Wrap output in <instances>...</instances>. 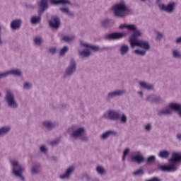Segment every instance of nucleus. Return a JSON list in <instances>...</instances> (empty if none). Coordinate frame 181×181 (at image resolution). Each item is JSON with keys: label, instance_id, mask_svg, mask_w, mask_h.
<instances>
[{"label": "nucleus", "instance_id": "nucleus-1", "mask_svg": "<svg viewBox=\"0 0 181 181\" xmlns=\"http://www.w3.org/2000/svg\"><path fill=\"white\" fill-rule=\"evenodd\" d=\"M168 162L170 165H158V169L162 172H176V170H177L176 163L181 162L180 153L173 152L171 158L168 159Z\"/></svg>", "mask_w": 181, "mask_h": 181}, {"label": "nucleus", "instance_id": "nucleus-2", "mask_svg": "<svg viewBox=\"0 0 181 181\" xmlns=\"http://www.w3.org/2000/svg\"><path fill=\"white\" fill-rule=\"evenodd\" d=\"M141 36H142V31L141 30L134 32L129 37L130 46H132V47H135V46H137L144 49V50L145 51L149 50L151 47L149 42L147 41L138 40V37H141Z\"/></svg>", "mask_w": 181, "mask_h": 181}, {"label": "nucleus", "instance_id": "nucleus-3", "mask_svg": "<svg viewBox=\"0 0 181 181\" xmlns=\"http://www.w3.org/2000/svg\"><path fill=\"white\" fill-rule=\"evenodd\" d=\"M111 11L113 12L115 16H117V18H124L127 15H129V12H131L124 0L113 4L111 7Z\"/></svg>", "mask_w": 181, "mask_h": 181}, {"label": "nucleus", "instance_id": "nucleus-4", "mask_svg": "<svg viewBox=\"0 0 181 181\" xmlns=\"http://www.w3.org/2000/svg\"><path fill=\"white\" fill-rule=\"evenodd\" d=\"M172 111L177 112V115L181 118V104L172 103L168 105V107L161 109L158 112L159 117L162 115H172Z\"/></svg>", "mask_w": 181, "mask_h": 181}, {"label": "nucleus", "instance_id": "nucleus-5", "mask_svg": "<svg viewBox=\"0 0 181 181\" xmlns=\"http://www.w3.org/2000/svg\"><path fill=\"white\" fill-rule=\"evenodd\" d=\"M71 129V138H73L74 139H80L81 141H85L86 142L88 141L87 136L84 135L86 133V129L84 127H77L76 126H72Z\"/></svg>", "mask_w": 181, "mask_h": 181}, {"label": "nucleus", "instance_id": "nucleus-6", "mask_svg": "<svg viewBox=\"0 0 181 181\" xmlns=\"http://www.w3.org/2000/svg\"><path fill=\"white\" fill-rule=\"evenodd\" d=\"M105 117L107 118V119H111L112 121H118V119H120L121 122L122 124H127V121H128V117H127V115L125 114H122L119 110H110L107 111V115Z\"/></svg>", "mask_w": 181, "mask_h": 181}, {"label": "nucleus", "instance_id": "nucleus-7", "mask_svg": "<svg viewBox=\"0 0 181 181\" xmlns=\"http://www.w3.org/2000/svg\"><path fill=\"white\" fill-rule=\"evenodd\" d=\"M40 9L38 11L39 16H33L31 17L30 22L32 25H37V23H40V21H42V14L49 8V4H47V0H41L39 4Z\"/></svg>", "mask_w": 181, "mask_h": 181}, {"label": "nucleus", "instance_id": "nucleus-8", "mask_svg": "<svg viewBox=\"0 0 181 181\" xmlns=\"http://www.w3.org/2000/svg\"><path fill=\"white\" fill-rule=\"evenodd\" d=\"M4 100L8 108H11V110H16L19 107V105L15 98V94L11 91L6 92Z\"/></svg>", "mask_w": 181, "mask_h": 181}, {"label": "nucleus", "instance_id": "nucleus-9", "mask_svg": "<svg viewBox=\"0 0 181 181\" xmlns=\"http://www.w3.org/2000/svg\"><path fill=\"white\" fill-rule=\"evenodd\" d=\"M11 165L13 166V173L16 177H20L21 180H25V177L22 175V173L25 172V167L21 165L18 161H12Z\"/></svg>", "mask_w": 181, "mask_h": 181}, {"label": "nucleus", "instance_id": "nucleus-10", "mask_svg": "<svg viewBox=\"0 0 181 181\" xmlns=\"http://www.w3.org/2000/svg\"><path fill=\"white\" fill-rule=\"evenodd\" d=\"M176 5L177 4L176 2H170L167 5H160V11H163V12H165L166 13H169L170 15H172L173 12H175L176 9Z\"/></svg>", "mask_w": 181, "mask_h": 181}, {"label": "nucleus", "instance_id": "nucleus-11", "mask_svg": "<svg viewBox=\"0 0 181 181\" xmlns=\"http://www.w3.org/2000/svg\"><path fill=\"white\" fill-rule=\"evenodd\" d=\"M76 70H77V63L74 59H71L65 70V76H73L76 73Z\"/></svg>", "mask_w": 181, "mask_h": 181}, {"label": "nucleus", "instance_id": "nucleus-12", "mask_svg": "<svg viewBox=\"0 0 181 181\" xmlns=\"http://www.w3.org/2000/svg\"><path fill=\"white\" fill-rule=\"evenodd\" d=\"M8 76H16L17 77H22V71L18 69H13L4 73H0V78L8 77Z\"/></svg>", "mask_w": 181, "mask_h": 181}, {"label": "nucleus", "instance_id": "nucleus-13", "mask_svg": "<svg viewBox=\"0 0 181 181\" xmlns=\"http://www.w3.org/2000/svg\"><path fill=\"white\" fill-rule=\"evenodd\" d=\"M74 170H76V167H74V166L69 167L65 170L64 173L59 176V179H62V180H69V179H70V177H71V175H73V173H74Z\"/></svg>", "mask_w": 181, "mask_h": 181}, {"label": "nucleus", "instance_id": "nucleus-14", "mask_svg": "<svg viewBox=\"0 0 181 181\" xmlns=\"http://www.w3.org/2000/svg\"><path fill=\"white\" fill-rule=\"evenodd\" d=\"M127 36V33H112L105 35V39L107 40H118V39H122Z\"/></svg>", "mask_w": 181, "mask_h": 181}, {"label": "nucleus", "instance_id": "nucleus-15", "mask_svg": "<svg viewBox=\"0 0 181 181\" xmlns=\"http://www.w3.org/2000/svg\"><path fill=\"white\" fill-rule=\"evenodd\" d=\"M139 87L144 90H154L155 86L146 81H139L138 82Z\"/></svg>", "mask_w": 181, "mask_h": 181}, {"label": "nucleus", "instance_id": "nucleus-16", "mask_svg": "<svg viewBox=\"0 0 181 181\" xmlns=\"http://www.w3.org/2000/svg\"><path fill=\"white\" fill-rule=\"evenodd\" d=\"M131 159L132 162H136L138 165H141V163H144V162H145V157L142 156L141 152H137V154L131 157Z\"/></svg>", "mask_w": 181, "mask_h": 181}, {"label": "nucleus", "instance_id": "nucleus-17", "mask_svg": "<svg viewBox=\"0 0 181 181\" xmlns=\"http://www.w3.org/2000/svg\"><path fill=\"white\" fill-rule=\"evenodd\" d=\"M49 25L51 28H54V29L59 28L60 26V19L58 18L57 16H52L51 20L49 21Z\"/></svg>", "mask_w": 181, "mask_h": 181}, {"label": "nucleus", "instance_id": "nucleus-18", "mask_svg": "<svg viewBox=\"0 0 181 181\" xmlns=\"http://www.w3.org/2000/svg\"><path fill=\"white\" fill-rule=\"evenodd\" d=\"M42 125L47 128V129H54V128H56L59 127V123L57 122H52V121H44L42 122Z\"/></svg>", "mask_w": 181, "mask_h": 181}, {"label": "nucleus", "instance_id": "nucleus-19", "mask_svg": "<svg viewBox=\"0 0 181 181\" xmlns=\"http://www.w3.org/2000/svg\"><path fill=\"white\" fill-rule=\"evenodd\" d=\"M119 29H127V30H129L130 32H136V30H139L138 28H136V25L134 24H121L119 25Z\"/></svg>", "mask_w": 181, "mask_h": 181}, {"label": "nucleus", "instance_id": "nucleus-20", "mask_svg": "<svg viewBox=\"0 0 181 181\" xmlns=\"http://www.w3.org/2000/svg\"><path fill=\"white\" fill-rule=\"evenodd\" d=\"M81 46L83 47H86L87 49H89L90 50H93V52H98L100 50V47L97 45H90V44L85 42L83 41L80 42Z\"/></svg>", "mask_w": 181, "mask_h": 181}, {"label": "nucleus", "instance_id": "nucleus-21", "mask_svg": "<svg viewBox=\"0 0 181 181\" xmlns=\"http://www.w3.org/2000/svg\"><path fill=\"white\" fill-rule=\"evenodd\" d=\"M124 94H125L124 91L110 92L107 94V101H110V100H112V98H115V97H121V95H124Z\"/></svg>", "mask_w": 181, "mask_h": 181}, {"label": "nucleus", "instance_id": "nucleus-22", "mask_svg": "<svg viewBox=\"0 0 181 181\" xmlns=\"http://www.w3.org/2000/svg\"><path fill=\"white\" fill-rule=\"evenodd\" d=\"M11 129H12V128L9 125H6L0 127V137L8 135V134L11 132Z\"/></svg>", "mask_w": 181, "mask_h": 181}, {"label": "nucleus", "instance_id": "nucleus-23", "mask_svg": "<svg viewBox=\"0 0 181 181\" xmlns=\"http://www.w3.org/2000/svg\"><path fill=\"white\" fill-rule=\"evenodd\" d=\"M100 24L103 28H110V26L114 25V21L110 18H105L100 21Z\"/></svg>", "mask_w": 181, "mask_h": 181}, {"label": "nucleus", "instance_id": "nucleus-24", "mask_svg": "<svg viewBox=\"0 0 181 181\" xmlns=\"http://www.w3.org/2000/svg\"><path fill=\"white\" fill-rule=\"evenodd\" d=\"M21 25H22V20L18 19L13 21L10 26L13 30H16L21 28Z\"/></svg>", "mask_w": 181, "mask_h": 181}, {"label": "nucleus", "instance_id": "nucleus-25", "mask_svg": "<svg viewBox=\"0 0 181 181\" xmlns=\"http://www.w3.org/2000/svg\"><path fill=\"white\" fill-rule=\"evenodd\" d=\"M40 173V164L35 163L31 168V175L35 176V175H39Z\"/></svg>", "mask_w": 181, "mask_h": 181}, {"label": "nucleus", "instance_id": "nucleus-26", "mask_svg": "<svg viewBox=\"0 0 181 181\" xmlns=\"http://www.w3.org/2000/svg\"><path fill=\"white\" fill-rule=\"evenodd\" d=\"M50 4L52 5H70V1L69 0H51Z\"/></svg>", "mask_w": 181, "mask_h": 181}, {"label": "nucleus", "instance_id": "nucleus-27", "mask_svg": "<svg viewBox=\"0 0 181 181\" xmlns=\"http://www.w3.org/2000/svg\"><path fill=\"white\" fill-rule=\"evenodd\" d=\"M110 135H114L115 136H116L117 135V132L114 131V130H108L105 132H104L101 136L100 138L101 139H107L108 136H110Z\"/></svg>", "mask_w": 181, "mask_h": 181}, {"label": "nucleus", "instance_id": "nucleus-28", "mask_svg": "<svg viewBox=\"0 0 181 181\" xmlns=\"http://www.w3.org/2000/svg\"><path fill=\"white\" fill-rule=\"evenodd\" d=\"M79 54L81 57H89V56H91V50L89 48L85 47V49L79 51Z\"/></svg>", "mask_w": 181, "mask_h": 181}, {"label": "nucleus", "instance_id": "nucleus-29", "mask_svg": "<svg viewBox=\"0 0 181 181\" xmlns=\"http://www.w3.org/2000/svg\"><path fill=\"white\" fill-rule=\"evenodd\" d=\"M59 11L62 12V13H65L67 16H74V13L70 11L69 7H61L59 8Z\"/></svg>", "mask_w": 181, "mask_h": 181}, {"label": "nucleus", "instance_id": "nucleus-30", "mask_svg": "<svg viewBox=\"0 0 181 181\" xmlns=\"http://www.w3.org/2000/svg\"><path fill=\"white\" fill-rule=\"evenodd\" d=\"M170 155V153H169L168 150L160 151L158 153V156L159 158H161V159H168Z\"/></svg>", "mask_w": 181, "mask_h": 181}, {"label": "nucleus", "instance_id": "nucleus-31", "mask_svg": "<svg viewBox=\"0 0 181 181\" xmlns=\"http://www.w3.org/2000/svg\"><path fill=\"white\" fill-rule=\"evenodd\" d=\"M129 52V47L127 45H122L120 47V53L122 56H125Z\"/></svg>", "mask_w": 181, "mask_h": 181}, {"label": "nucleus", "instance_id": "nucleus-32", "mask_svg": "<svg viewBox=\"0 0 181 181\" xmlns=\"http://www.w3.org/2000/svg\"><path fill=\"white\" fill-rule=\"evenodd\" d=\"M173 57L174 59H181V52L178 49H173Z\"/></svg>", "mask_w": 181, "mask_h": 181}, {"label": "nucleus", "instance_id": "nucleus-33", "mask_svg": "<svg viewBox=\"0 0 181 181\" xmlns=\"http://www.w3.org/2000/svg\"><path fill=\"white\" fill-rule=\"evenodd\" d=\"M155 160H156V157H155V156H151L147 158L146 163V165H151V163H153Z\"/></svg>", "mask_w": 181, "mask_h": 181}, {"label": "nucleus", "instance_id": "nucleus-34", "mask_svg": "<svg viewBox=\"0 0 181 181\" xmlns=\"http://www.w3.org/2000/svg\"><path fill=\"white\" fill-rule=\"evenodd\" d=\"M134 53L138 56H145V54H146V51H145V49H137L134 50Z\"/></svg>", "mask_w": 181, "mask_h": 181}, {"label": "nucleus", "instance_id": "nucleus-35", "mask_svg": "<svg viewBox=\"0 0 181 181\" xmlns=\"http://www.w3.org/2000/svg\"><path fill=\"white\" fill-rule=\"evenodd\" d=\"M96 172H98L99 175H105V170L101 165H98L96 167Z\"/></svg>", "mask_w": 181, "mask_h": 181}, {"label": "nucleus", "instance_id": "nucleus-36", "mask_svg": "<svg viewBox=\"0 0 181 181\" xmlns=\"http://www.w3.org/2000/svg\"><path fill=\"white\" fill-rule=\"evenodd\" d=\"M144 173H145V172H144V169L139 168V170H137L133 173V175L134 176H141V175H144Z\"/></svg>", "mask_w": 181, "mask_h": 181}, {"label": "nucleus", "instance_id": "nucleus-37", "mask_svg": "<svg viewBox=\"0 0 181 181\" xmlns=\"http://www.w3.org/2000/svg\"><path fill=\"white\" fill-rule=\"evenodd\" d=\"M42 40L40 37H35L34 38V43L37 45V46H40V45H42Z\"/></svg>", "mask_w": 181, "mask_h": 181}, {"label": "nucleus", "instance_id": "nucleus-38", "mask_svg": "<svg viewBox=\"0 0 181 181\" xmlns=\"http://www.w3.org/2000/svg\"><path fill=\"white\" fill-rule=\"evenodd\" d=\"M23 87L24 90H30V88L33 87V85L30 82H24Z\"/></svg>", "mask_w": 181, "mask_h": 181}, {"label": "nucleus", "instance_id": "nucleus-39", "mask_svg": "<svg viewBox=\"0 0 181 181\" xmlns=\"http://www.w3.org/2000/svg\"><path fill=\"white\" fill-rule=\"evenodd\" d=\"M66 52H69V47L65 46V47H62L59 52L60 56H64V54H66Z\"/></svg>", "mask_w": 181, "mask_h": 181}, {"label": "nucleus", "instance_id": "nucleus-40", "mask_svg": "<svg viewBox=\"0 0 181 181\" xmlns=\"http://www.w3.org/2000/svg\"><path fill=\"white\" fill-rule=\"evenodd\" d=\"M40 152H42V153H47L48 150H47V147L46 146V145H42L40 147Z\"/></svg>", "mask_w": 181, "mask_h": 181}, {"label": "nucleus", "instance_id": "nucleus-41", "mask_svg": "<svg viewBox=\"0 0 181 181\" xmlns=\"http://www.w3.org/2000/svg\"><path fill=\"white\" fill-rule=\"evenodd\" d=\"M74 39V36H69V35L64 36L63 37V40H64V42H71V40H73Z\"/></svg>", "mask_w": 181, "mask_h": 181}, {"label": "nucleus", "instance_id": "nucleus-42", "mask_svg": "<svg viewBox=\"0 0 181 181\" xmlns=\"http://www.w3.org/2000/svg\"><path fill=\"white\" fill-rule=\"evenodd\" d=\"M144 129L145 131H146L147 132H151V129H152V125L151 124V123L147 124L145 127H144Z\"/></svg>", "mask_w": 181, "mask_h": 181}, {"label": "nucleus", "instance_id": "nucleus-43", "mask_svg": "<svg viewBox=\"0 0 181 181\" xmlns=\"http://www.w3.org/2000/svg\"><path fill=\"white\" fill-rule=\"evenodd\" d=\"M155 95H148L146 98V100L149 101V103H153L154 100H155Z\"/></svg>", "mask_w": 181, "mask_h": 181}, {"label": "nucleus", "instance_id": "nucleus-44", "mask_svg": "<svg viewBox=\"0 0 181 181\" xmlns=\"http://www.w3.org/2000/svg\"><path fill=\"white\" fill-rule=\"evenodd\" d=\"M153 103H156V104H160L162 103V98L159 96H155Z\"/></svg>", "mask_w": 181, "mask_h": 181}, {"label": "nucleus", "instance_id": "nucleus-45", "mask_svg": "<svg viewBox=\"0 0 181 181\" xmlns=\"http://www.w3.org/2000/svg\"><path fill=\"white\" fill-rule=\"evenodd\" d=\"M162 37H163V34H162V33L157 32L156 33V39H157V40H160V39H162Z\"/></svg>", "mask_w": 181, "mask_h": 181}, {"label": "nucleus", "instance_id": "nucleus-46", "mask_svg": "<svg viewBox=\"0 0 181 181\" xmlns=\"http://www.w3.org/2000/svg\"><path fill=\"white\" fill-rule=\"evenodd\" d=\"M156 3L158 5L159 9H160V5H165V4L162 3V0H156Z\"/></svg>", "mask_w": 181, "mask_h": 181}, {"label": "nucleus", "instance_id": "nucleus-47", "mask_svg": "<svg viewBox=\"0 0 181 181\" xmlns=\"http://www.w3.org/2000/svg\"><path fill=\"white\" fill-rule=\"evenodd\" d=\"M82 177H83V179H86V180H90V181H91V177H90L89 175H87V174L83 175Z\"/></svg>", "mask_w": 181, "mask_h": 181}, {"label": "nucleus", "instance_id": "nucleus-48", "mask_svg": "<svg viewBox=\"0 0 181 181\" xmlns=\"http://www.w3.org/2000/svg\"><path fill=\"white\" fill-rule=\"evenodd\" d=\"M56 51H57L56 47H51V48H49V52L52 53V54H54Z\"/></svg>", "mask_w": 181, "mask_h": 181}, {"label": "nucleus", "instance_id": "nucleus-49", "mask_svg": "<svg viewBox=\"0 0 181 181\" xmlns=\"http://www.w3.org/2000/svg\"><path fill=\"white\" fill-rule=\"evenodd\" d=\"M128 153H129V148H126L124 151H123V156H127Z\"/></svg>", "mask_w": 181, "mask_h": 181}, {"label": "nucleus", "instance_id": "nucleus-50", "mask_svg": "<svg viewBox=\"0 0 181 181\" xmlns=\"http://www.w3.org/2000/svg\"><path fill=\"white\" fill-rule=\"evenodd\" d=\"M50 144L54 146V145H57V144H59V140H54L50 142Z\"/></svg>", "mask_w": 181, "mask_h": 181}, {"label": "nucleus", "instance_id": "nucleus-51", "mask_svg": "<svg viewBox=\"0 0 181 181\" xmlns=\"http://www.w3.org/2000/svg\"><path fill=\"white\" fill-rule=\"evenodd\" d=\"M175 43L177 45H180V43H181V37L177 38V40H175Z\"/></svg>", "mask_w": 181, "mask_h": 181}, {"label": "nucleus", "instance_id": "nucleus-52", "mask_svg": "<svg viewBox=\"0 0 181 181\" xmlns=\"http://www.w3.org/2000/svg\"><path fill=\"white\" fill-rule=\"evenodd\" d=\"M176 138H177L179 141H181V133H178V134L176 135Z\"/></svg>", "mask_w": 181, "mask_h": 181}, {"label": "nucleus", "instance_id": "nucleus-53", "mask_svg": "<svg viewBox=\"0 0 181 181\" xmlns=\"http://www.w3.org/2000/svg\"><path fill=\"white\" fill-rule=\"evenodd\" d=\"M52 160H54V162H57V157H56V156H52Z\"/></svg>", "mask_w": 181, "mask_h": 181}, {"label": "nucleus", "instance_id": "nucleus-54", "mask_svg": "<svg viewBox=\"0 0 181 181\" xmlns=\"http://www.w3.org/2000/svg\"><path fill=\"white\" fill-rule=\"evenodd\" d=\"M2 45V38L1 37V27H0V46Z\"/></svg>", "mask_w": 181, "mask_h": 181}, {"label": "nucleus", "instance_id": "nucleus-55", "mask_svg": "<svg viewBox=\"0 0 181 181\" xmlns=\"http://www.w3.org/2000/svg\"><path fill=\"white\" fill-rule=\"evenodd\" d=\"M139 95H140V97H142L144 95V93L142 91L138 92Z\"/></svg>", "mask_w": 181, "mask_h": 181}, {"label": "nucleus", "instance_id": "nucleus-56", "mask_svg": "<svg viewBox=\"0 0 181 181\" xmlns=\"http://www.w3.org/2000/svg\"><path fill=\"white\" fill-rule=\"evenodd\" d=\"M127 158V156H122V161L123 162H125V159Z\"/></svg>", "mask_w": 181, "mask_h": 181}, {"label": "nucleus", "instance_id": "nucleus-57", "mask_svg": "<svg viewBox=\"0 0 181 181\" xmlns=\"http://www.w3.org/2000/svg\"><path fill=\"white\" fill-rule=\"evenodd\" d=\"M90 181H100V180H98V178H95L94 180H91Z\"/></svg>", "mask_w": 181, "mask_h": 181}, {"label": "nucleus", "instance_id": "nucleus-58", "mask_svg": "<svg viewBox=\"0 0 181 181\" xmlns=\"http://www.w3.org/2000/svg\"><path fill=\"white\" fill-rule=\"evenodd\" d=\"M65 107H66V105H62V107H63V108H65Z\"/></svg>", "mask_w": 181, "mask_h": 181}, {"label": "nucleus", "instance_id": "nucleus-59", "mask_svg": "<svg viewBox=\"0 0 181 181\" xmlns=\"http://www.w3.org/2000/svg\"><path fill=\"white\" fill-rule=\"evenodd\" d=\"M141 2H145V1H146V0H141Z\"/></svg>", "mask_w": 181, "mask_h": 181}, {"label": "nucleus", "instance_id": "nucleus-60", "mask_svg": "<svg viewBox=\"0 0 181 181\" xmlns=\"http://www.w3.org/2000/svg\"><path fill=\"white\" fill-rule=\"evenodd\" d=\"M1 93H0V97H1Z\"/></svg>", "mask_w": 181, "mask_h": 181}]
</instances>
